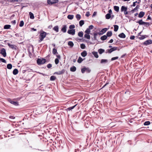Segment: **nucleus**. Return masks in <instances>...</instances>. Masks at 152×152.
Instances as JSON below:
<instances>
[{
	"mask_svg": "<svg viewBox=\"0 0 152 152\" xmlns=\"http://www.w3.org/2000/svg\"><path fill=\"white\" fill-rule=\"evenodd\" d=\"M47 33L44 31H41L40 33L39 39V42H41L45 37L46 36Z\"/></svg>",
	"mask_w": 152,
	"mask_h": 152,
	"instance_id": "1",
	"label": "nucleus"
},
{
	"mask_svg": "<svg viewBox=\"0 0 152 152\" xmlns=\"http://www.w3.org/2000/svg\"><path fill=\"white\" fill-rule=\"evenodd\" d=\"M7 101L9 102L15 106H18L19 105V104L18 102L17 101H14L12 100L11 99H7Z\"/></svg>",
	"mask_w": 152,
	"mask_h": 152,
	"instance_id": "2",
	"label": "nucleus"
},
{
	"mask_svg": "<svg viewBox=\"0 0 152 152\" xmlns=\"http://www.w3.org/2000/svg\"><path fill=\"white\" fill-rule=\"evenodd\" d=\"M151 44H152V40L151 39H149L145 41L144 42L142 43V45L147 46Z\"/></svg>",
	"mask_w": 152,
	"mask_h": 152,
	"instance_id": "3",
	"label": "nucleus"
},
{
	"mask_svg": "<svg viewBox=\"0 0 152 152\" xmlns=\"http://www.w3.org/2000/svg\"><path fill=\"white\" fill-rule=\"evenodd\" d=\"M46 61V59L45 58H39V65L43 64Z\"/></svg>",
	"mask_w": 152,
	"mask_h": 152,
	"instance_id": "4",
	"label": "nucleus"
},
{
	"mask_svg": "<svg viewBox=\"0 0 152 152\" xmlns=\"http://www.w3.org/2000/svg\"><path fill=\"white\" fill-rule=\"evenodd\" d=\"M9 47L14 50H16L18 49V47L15 45L10 44L9 43H7Z\"/></svg>",
	"mask_w": 152,
	"mask_h": 152,
	"instance_id": "5",
	"label": "nucleus"
},
{
	"mask_svg": "<svg viewBox=\"0 0 152 152\" xmlns=\"http://www.w3.org/2000/svg\"><path fill=\"white\" fill-rule=\"evenodd\" d=\"M0 53L4 57H5L6 56V50L4 48H3L1 50Z\"/></svg>",
	"mask_w": 152,
	"mask_h": 152,
	"instance_id": "6",
	"label": "nucleus"
},
{
	"mask_svg": "<svg viewBox=\"0 0 152 152\" xmlns=\"http://www.w3.org/2000/svg\"><path fill=\"white\" fill-rule=\"evenodd\" d=\"M67 33L69 34H71L72 35H74L75 34V29H72L71 30H69L67 31Z\"/></svg>",
	"mask_w": 152,
	"mask_h": 152,
	"instance_id": "7",
	"label": "nucleus"
},
{
	"mask_svg": "<svg viewBox=\"0 0 152 152\" xmlns=\"http://www.w3.org/2000/svg\"><path fill=\"white\" fill-rule=\"evenodd\" d=\"M58 2V0H48V3L49 4H53Z\"/></svg>",
	"mask_w": 152,
	"mask_h": 152,
	"instance_id": "8",
	"label": "nucleus"
},
{
	"mask_svg": "<svg viewBox=\"0 0 152 152\" xmlns=\"http://www.w3.org/2000/svg\"><path fill=\"white\" fill-rule=\"evenodd\" d=\"M65 72V70L63 69L62 70L56 72L54 73V74H56L58 75H60L64 74Z\"/></svg>",
	"mask_w": 152,
	"mask_h": 152,
	"instance_id": "9",
	"label": "nucleus"
},
{
	"mask_svg": "<svg viewBox=\"0 0 152 152\" xmlns=\"http://www.w3.org/2000/svg\"><path fill=\"white\" fill-rule=\"evenodd\" d=\"M117 47H114L110 49H108L107 50H108V52L109 53H111L113 51L117 50Z\"/></svg>",
	"mask_w": 152,
	"mask_h": 152,
	"instance_id": "10",
	"label": "nucleus"
},
{
	"mask_svg": "<svg viewBox=\"0 0 152 152\" xmlns=\"http://www.w3.org/2000/svg\"><path fill=\"white\" fill-rule=\"evenodd\" d=\"M67 26L66 25H63L61 29V31L64 33H65L66 31Z\"/></svg>",
	"mask_w": 152,
	"mask_h": 152,
	"instance_id": "11",
	"label": "nucleus"
},
{
	"mask_svg": "<svg viewBox=\"0 0 152 152\" xmlns=\"http://www.w3.org/2000/svg\"><path fill=\"white\" fill-rule=\"evenodd\" d=\"M145 15V12L142 11L140 12L139 14L138 17L140 18H141L143 17Z\"/></svg>",
	"mask_w": 152,
	"mask_h": 152,
	"instance_id": "12",
	"label": "nucleus"
},
{
	"mask_svg": "<svg viewBox=\"0 0 152 152\" xmlns=\"http://www.w3.org/2000/svg\"><path fill=\"white\" fill-rule=\"evenodd\" d=\"M118 36L121 38H124L126 37V35L123 33H122L118 35Z\"/></svg>",
	"mask_w": 152,
	"mask_h": 152,
	"instance_id": "13",
	"label": "nucleus"
},
{
	"mask_svg": "<svg viewBox=\"0 0 152 152\" xmlns=\"http://www.w3.org/2000/svg\"><path fill=\"white\" fill-rule=\"evenodd\" d=\"M87 55V52L85 50L83 51V52H82L81 53V55L82 56H83V57H85Z\"/></svg>",
	"mask_w": 152,
	"mask_h": 152,
	"instance_id": "14",
	"label": "nucleus"
},
{
	"mask_svg": "<svg viewBox=\"0 0 152 152\" xmlns=\"http://www.w3.org/2000/svg\"><path fill=\"white\" fill-rule=\"evenodd\" d=\"M76 68L75 66H73L70 68V70L72 72H74L76 71Z\"/></svg>",
	"mask_w": 152,
	"mask_h": 152,
	"instance_id": "15",
	"label": "nucleus"
},
{
	"mask_svg": "<svg viewBox=\"0 0 152 152\" xmlns=\"http://www.w3.org/2000/svg\"><path fill=\"white\" fill-rule=\"evenodd\" d=\"M11 27V25H6L4 26V28L5 29H10Z\"/></svg>",
	"mask_w": 152,
	"mask_h": 152,
	"instance_id": "16",
	"label": "nucleus"
},
{
	"mask_svg": "<svg viewBox=\"0 0 152 152\" xmlns=\"http://www.w3.org/2000/svg\"><path fill=\"white\" fill-rule=\"evenodd\" d=\"M127 7H125L124 6H123L121 7V12L126 11L127 10Z\"/></svg>",
	"mask_w": 152,
	"mask_h": 152,
	"instance_id": "17",
	"label": "nucleus"
},
{
	"mask_svg": "<svg viewBox=\"0 0 152 152\" xmlns=\"http://www.w3.org/2000/svg\"><path fill=\"white\" fill-rule=\"evenodd\" d=\"M112 33L111 31H108L106 34V36H107V37H110L112 35Z\"/></svg>",
	"mask_w": 152,
	"mask_h": 152,
	"instance_id": "18",
	"label": "nucleus"
},
{
	"mask_svg": "<svg viewBox=\"0 0 152 152\" xmlns=\"http://www.w3.org/2000/svg\"><path fill=\"white\" fill-rule=\"evenodd\" d=\"M92 53L93 54L94 56V57L95 58H98L99 56H98V54L97 52L94 51V52H93Z\"/></svg>",
	"mask_w": 152,
	"mask_h": 152,
	"instance_id": "19",
	"label": "nucleus"
},
{
	"mask_svg": "<svg viewBox=\"0 0 152 152\" xmlns=\"http://www.w3.org/2000/svg\"><path fill=\"white\" fill-rule=\"evenodd\" d=\"M108 62V60L107 59H102L101 60L100 63L101 64H105Z\"/></svg>",
	"mask_w": 152,
	"mask_h": 152,
	"instance_id": "20",
	"label": "nucleus"
},
{
	"mask_svg": "<svg viewBox=\"0 0 152 152\" xmlns=\"http://www.w3.org/2000/svg\"><path fill=\"white\" fill-rule=\"evenodd\" d=\"M119 7L116 6H114V9L115 11H116V12H119Z\"/></svg>",
	"mask_w": 152,
	"mask_h": 152,
	"instance_id": "21",
	"label": "nucleus"
},
{
	"mask_svg": "<svg viewBox=\"0 0 152 152\" xmlns=\"http://www.w3.org/2000/svg\"><path fill=\"white\" fill-rule=\"evenodd\" d=\"M18 70L17 69H15L13 71V74L14 75H16L18 73Z\"/></svg>",
	"mask_w": 152,
	"mask_h": 152,
	"instance_id": "22",
	"label": "nucleus"
},
{
	"mask_svg": "<svg viewBox=\"0 0 152 152\" xmlns=\"http://www.w3.org/2000/svg\"><path fill=\"white\" fill-rule=\"evenodd\" d=\"M107 36H106V35H104L103 36H102L100 38V39L104 41L106 40L107 39Z\"/></svg>",
	"mask_w": 152,
	"mask_h": 152,
	"instance_id": "23",
	"label": "nucleus"
},
{
	"mask_svg": "<svg viewBox=\"0 0 152 152\" xmlns=\"http://www.w3.org/2000/svg\"><path fill=\"white\" fill-rule=\"evenodd\" d=\"M68 45L72 48L74 44L72 42L69 41L68 42Z\"/></svg>",
	"mask_w": 152,
	"mask_h": 152,
	"instance_id": "24",
	"label": "nucleus"
},
{
	"mask_svg": "<svg viewBox=\"0 0 152 152\" xmlns=\"http://www.w3.org/2000/svg\"><path fill=\"white\" fill-rule=\"evenodd\" d=\"M111 17V14L107 13L105 15V18L106 19H109Z\"/></svg>",
	"mask_w": 152,
	"mask_h": 152,
	"instance_id": "25",
	"label": "nucleus"
},
{
	"mask_svg": "<svg viewBox=\"0 0 152 152\" xmlns=\"http://www.w3.org/2000/svg\"><path fill=\"white\" fill-rule=\"evenodd\" d=\"M58 27L57 26H55L53 28V30L56 32H58Z\"/></svg>",
	"mask_w": 152,
	"mask_h": 152,
	"instance_id": "26",
	"label": "nucleus"
},
{
	"mask_svg": "<svg viewBox=\"0 0 152 152\" xmlns=\"http://www.w3.org/2000/svg\"><path fill=\"white\" fill-rule=\"evenodd\" d=\"M74 16L73 15H68L67 16V18L68 19L70 20H72L74 18Z\"/></svg>",
	"mask_w": 152,
	"mask_h": 152,
	"instance_id": "27",
	"label": "nucleus"
},
{
	"mask_svg": "<svg viewBox=\"0 0 152 152\" xmlns=\"http://www.w3.org/2000/svg\"><path fill=\"white\" fill-rule=\"evenodd\" d=\"M76 17L77 20H79L81 18V15L79 14H77L76 15Z\"/></svg>",
	"mask_w": 152,
	"mask_h": 152,
	"instance_id": "28",
	"label": "nucleus"
},
{
	"mask_svg": "<svg viewBox=\"0 0 152 152\" xmlns=\"http://www.w3.org/2000/svg\"><path fill=\"white\" fill-rule=\"evenodd\" d=\"M104 50L101 48L99 49L98 50V52L100 54H102V53L104 52Z\"/></svg>",
	"mask_w": 152,
	"mask_h": 152,
	"instance_id": "29",
	"label": "nucleus"
},
{
	"mask_svg": "<svg viewBox=\"0 0 152 152\" xmlns=\"http://www.w3.org/2000/svg\"><path fill=\"white\" fill-rule=\"evenodd\" d=\"M29 15H30V18L31 19H33L34 18V14L31 12H29Z\"/></svg>",
	"mask_w": 152,
	"mask_h": 152,
	"instance_id": "30",
	"label": "nucleus"
},
{
	"mask_svg": "<svg viewBox=\"0 0 152 152\" xmlns=\"http://www.w3.org/2000/svg\"><path fill=\"white\" fill-rule=\"evenodd\" d=\"M114 31H117L118 29V26L117 25H114Z\"/></svg>",
	"mask_w": 152,
	"mask_h": 152,
	"instance_id": "31",
	"label": "nucleus"
},
{
	"mask_svg": "<svg viewBox=\"0 0 152 152\" xmlns=\"http://www.w3.org/2000/svg\"><path fill=\"white\" fill-rule=\"evenodd\" d=\"M140 25L144 24L145 22H143L142 20H139L137 22Z\"/></svg>",
	"mask_w": 152,
	"mask_h": 152,
	"instance_id": "32",
	"label": "nucleus"
},
{
	"mask_svg": "<svg viewBox=\"0 0 152 152\" xmlns=\"http://www.w3.org/2000/svg\"><path fill=\"white\" fill-rule=\"evenodd\" d=\"M84 37L88 39H90V35L88 34H85L84 35Z\"/></svg>",
	"mask_w": 152,
	"mask_h": 152,
	"instance_id": "33",
	"label": "nucleus"
},
{
	"mask_svg": "<svg viewBox=\"0 0 152 152\" xmlns=\"http://www.w3.org/2000/svg\"><path fill=\"white\" fill-rule=\"evenodd\" d=\"M56 79V77L54 76H52L50 77V80L51 81L55 80Z\"/></svg>",
	"mask_w": 152,
	"mask_h": 152,
	"instance_id": "34",
	"label": "nucleus"
},
{
	"mask_svg": "<svg viewBox=\"0 0 152 152\" xmlns=\"http://www.w3.org/2000/svg\"><path fill=\"white\" fill-rule=\"evenodd\" d=\"M139 7V5H137L136 7L133 10H131V12L133 13L134 12L135 10H137L138 8Z\"/></svg>",
	"mask_w": 152,
	"mask_h": 152,
	"instance_id": "35",
	"label": "nucleus"
},
{
	"mask_svg": "<svg viewBox=\"0 0 152 152\" xmlns=\"http://www.w3.org/2000/svg\"><path fill=\"white\" fill-rule=\"evenodd\" d=\"M12 67V65L10 64H8L7 65V68L8 69H11Z\"/></svg>",
	"mask_w": 152,
	"mask_h": 152,
	"instance_id": "36",
	"label": "nucleus"
},
{
	"mask_svg": "<svg viewBox=\"0 0 152 152\" xmlns=\"http://www.w3.org/2000/svg\"><path fill=\"white\" fill-rule=\"evenodd\" d=\"M78 36L80 37H82L83 36V31H80L78 33Z\"/></svg>",
	"mask_w": 152,
	"mask_h": 152,
	"instance_id": "37",
	"label": "nucleus"
},
{
	"mask_svg": "<svg viewBox=\"0 0 152 152\" xmlns=\"http://www.w3.org/2000/svg\"><path fill=\"white\" fill-rule=\"evenodd\" d=\"M107 29L106 28H103L101 30V32H102V34H103L105 33L107 31Z\"/></svg>",
	"mask_w": 152,
	"mask_h": 152,
	"instance_id": "38",
	"label": "nucleus"
},
{
	"mask_svg": "<svg viewBox=\"0 0 152 152\" xmlns=\"http://www.w3.org/2000/svg\"><path fill=\"white\" fill-rule=\"evenodd\" d=\"M84 23L83 20H81L79 22V25L81 27Z\"/></svg>",
	"mask_w": 152,
	"mask_h": 152,
	"instance_id": "39",
	"label": "nucleus"
},
{
	"mask_svg": "<svg viewBox=\"0 0 152 152\" xmlns=\"http://www.w3.org/2000/svg\"><path fill=\"white\" fill-rule=\"evenodd\" d=\"M83 61V59L80 57H79L77 60V62L78 63H80Z\"/></svg>",
	"mask_w": 152,
	"mask_h": 152,
	"instance_id": "40",
	"label": "nucleus"
},
{
	"mask_svg": "<svg viewBox=\"0 0 152 152\" xmlns=\"http://www.w3.org/2000/svg\"><path fill=\"white\" fill-rule=\"evenodd\" d=\"M53 53L54 55H56V54H58L57 52V50L55 48H53Z\"/></svg>",
	"mask_w": 152,
	"mask_h": 152,
	"instance_id": "41",
	"label": "nucleus"
},
{
	"mask_svg": "<svg viewBox=\"0 0 152 152\" xmlns=\"http://www.w3.org/2000/svg\"><path fill=\"white\" fill-rule=\"evenodd\" d=\"M86 67H84L81 69V71L82 73H84L86 72Z\"/></svg>",
	"mask_w": 152,
	"mask_h": 152,
	"instance_id": "42",
	"label": "nucleus"
},
{
	"mask_svg": "<svg viewBox=\"0 0 152 152\" xmlns=\"http://www.w3.org/2000/svg\"><path fill=\"white\" fill-rule=\"evenodd\" d=\"M24 24V22L23 20H21L20 21V23L19 24V26L20 27H22L23 26Z\"/></svg>",
	"mask_w": 152,
	"mask_h": 152,
	"instance_id": "43",
	"label": "nucleus"
},
{
	"mask_svg": "<svg viewBox=\"0 0 152 152\" xmlns=\"http://www.w3.org/2000/svg\"><path fill=\"white\" fill-rule=\"evenodd\" d=\"M150 124V122L149 121H145L144 124L145 126H147L149 125Z\"/></svg>",
	"mask_w": 152,
	"mask_h": 152,
	"instance_id": "44",
	"label": "nucleus"
},
{
	"mask_svg": "<svg viewBox=\"0 0 152 152\" xmlns=\"http://www.w3.org/2000/svg\"><path fill=\"white\" fill-rule=\"evenodd\" d=\"M76 105H75L74 106L69 107L67 108V110H72L76 106Z\"/></svg>",
	"mask_w": 152,
	"mask_h": 152,
	"instance_id": "45",
	"label": "nucleus"
},
{
	"mask_svg": "<svg viewBox=\"0 0 152 152\" xmlns=\"http://www.w3.org/2000/svg\"><path fill=\"white\" fill-rule=\"evenodd\" d=\"M80 48L82 49H84L86 48L85 45L84 44H82L80 45Z\"/></svg>",
	"mask_w": 152,
	"mask_h": 152,
	"instance_id": "46",
	"label": "nucleus"
},
{
	"mask_svg": "<svg viewBox=\"0 0 152 152\" xmlns=\"http://www.w3.org/2000/svg\"><path fill=\"white\" fill-rule=\"evenodd\" d=\"M85 32L86 33V34H89L90 33V31L89 29L87 28L85 31Z\"/></svg>",
	"mask_w": 152,
	"mask_h": 152,
	"instance_id": "47",
	"label": "nucleus"
},
{
	"mask_svg": "<svg viewBox=\"0 0 152 152\" xmlns=\"http://www.w3.org/2000/svg\"><path fill=\"white\" fill-rule=\"evenodd\" d=\"M55 62L56 64H57L59 62L58 59V58H56L55 60Z\"/></svg>",
	"mask_w": 152,
	"mask_h": 152,
	"instance_id": "48",
	"label": "nucleus"
},
{
	"mask_svg": "<svg viewBox=\"0 0 152 152\" xmlns=\"http://www.w3.org/2000/svg\"><path fill=\"white\" fill-rule=\"evenodd\" d=\"M74 28H75V26L74 25H71L69 26V28L71 29H73Z\"/></svg>",
	"mask_w": 152,
	"mask_h": 152,
	"instance_id": "49",
	"label": "nucleus"
},
{
	"mask_svg": "<svg viewBox=\"0 0 152 152\" xmlns=\"http://www.w3.org/2000/svg\"><path fill=\"white\" fill-rule=\"evenodd\" d=\"M0 61H1L2 62L4 63H6V60L4 58H1L0 57Z\"/></svg>",
	"mask_w": 152,
	"mask_h": 152,
	"instance_id": "50",
	"label": "nucleus"
},
{
	"mask_svg": "<svg viewBox=\"0 0 152 152\" xmlns=\"http://www.w3.org/2000/svg\"><path fill=\"white\" fill-rule=\"evenodd\" d=\"M118 58V57L116 56L115 57H114L113 58H112L111 59V61H113L117 59Z\"/></svg>",
	"mask_w": 152,
	"mask_h": 152,
	"instance_id": "51",
	"label": "nucleus"
},
{
	"mask_svg": "<svg viewBox=\"0 0 152 152\" xmlns=\"http://www.w3.org/2000/svg\"><path fill=\"white\" fill-rule=\"evenodd\" d=\"M94 28V26H93L91 25L89 26L88 28L90 30Z\"/></svg>",
	"mask_w": 152,
	"mask_h": 152,
	"instance_id": "52",
	"label": "nucleus"
},
{
	"mask_svg": "<svg viewBox=\"0 0 152 152\" xmlns=\"http://www.w3.org/2000/svg\"><path fill=\"white\" fill-rule=\"evenodd\" d=\"M47 66L48 68H50L52 67V65L50 64H49L47 65Z\"/></svg>",
	"mask_w": 152,
	"mask_h": 152,
	"instance_id": "53",
	"label": "nucleus"
},
{
	"mask_svg": "<svg viewBox=\"0 0 152 152\" xmlns=\"http://www.w3.org/2000/svg\"><path fill=\"white\" fill-rule=\"evenodd\" d=\"M86 72L87 73H89L91 72V70L89 68H86Z\"/></svg>",
	"mask_w": 152,
	"mask_h": 152,
	"instance_id": "54",
	"label": "nucleus"
},
{
	"mask_svg": "<svg viewBox=\"0 0 152 152\" xmlns=\"http://www.w3.org/2000/svg\"><path fill=\"white\" fill-rule=\"evenodd\" d=\"M145 38V35H142L141 37L139 38L140 39L142 40L144 39Z\"/></svg>",
	"mask_w": 152,
	"mask_h": 152,
	"instance_id": "55",
	"label": "nucleus"
},
{
	"mask_svg": "<svg viewBox=\"0 0 152 152\" xmlns=\"http://www.w3.org/2000/svg\"><path fill=\"white\" fill-rule=\"evenodd\" d=\"M90 15V13L89 12H87L86 14V16L87 17H88Z\"/></svg>",
	"mask_w": 152,
	"mask_h": 152,
	"instance_id": "56",
	"label": "nucleus"
},
{
	"mask_svg": "<svg viewBox=\"0 0 152 152\" xmlns=\"http://www.w3.org/2000/svg\"><path fill=\"white\" fill-rule=\"evenodd\" d=\"M9 118L10 119H14L15 118V117L14 116L10 115L9 116Z\"/></svg>",
	"mask_w": 152,
	"mask_h": 152,
	"instance_id": "57",
	"label": "nucleus"
},
{
	"mask_svg": "<svg viewBox=\"0 0 152 152\" xmlns=\"http://www.w3.org/2000/svg\"><path fill=\"white\" fill-rule=\"evenodd\" d=\"M134 38L135 36L133 35L132 36L130 37V39H134Z\"/></svg>",
	"mask_w": 152,
	"mask_h": 152,
	"instance_id": "58",
	"label": "nucleus"
},
{
	"mask_svg": "<svg viewBox=\"0 0 152 152\" xmlns=\"http://www.w3.org/2000/svg\"><path fill=\"white\" fill-rule=\"evenodd\" d=\"M146 24V26L147 27L149 25V23L148 22H145V24Z\"/></svg>",
	"mask_w": 152,
	"mask_h": 152,
	"instance_id": "59",
	"label": "nucleus"
},
{
	"mask_svg": "<svg viewBox=\"0 0 152 152\" xmlns=\"http://www.w3.org/2000/svg\"><path fill=\"white\" fill-rule=\"evenodd\" d=\"M31 31H37V29H35L34 28H31Z\"/></svg>",
	"mask_w": 152,
	"mask_h": 152,
	"instance_id": "60",
	"label": "nucleus"
},
{
	"mask_svg": "<svg viewBox=\"0 0 152 152\" xmlns=\"http://www.w3.org/2000/svg\"><path fill=\"white\" fill-rule=\"evenodd\" d=\"M12 23L14 25H15L16 24V22L15 20H14L12 21Z\"/></svg>",
	"mask_w": 152,
	"mask_h": 152,
	"instance_id": "61",
	"label": "nucleus"
},
{
	"mask_svg": "<svg viewBox=\"0 0 152 152\" xmlns=\"http://www.w3.org/2000/svg\"><path fill=\"white\" fill-rule=\"evenodd\" d=\"M113 39H111L108 42V43H112L113 42Z\"/></svg>",
	"mask_w": 152,
	"mask_h": 152,
	"instance_id": "62",
	"label": "nucleus"
},
{
	"mask_svg": "<svg viewBox=\"0 0 152 152\" xmlns=\"http://www.w3.org/2000/svg\"><path fill=\"white\" fill-rule=\"evenodd\" d=\"M124 13L125 15H127L128 14V12L126 11H124Z\"/></svg>",
	"mask_w": 152,
	"mask_h": 152,
	"instance_id": "63",
	"label": "nucleus"
},
{
	"mask_svg": "<svg viewBox=\"0 0 152 152\" xmlns=\"http://www.w3.org/2000/svg\"><path fill=\"white\" fill-rule=\"evenodd\" d=\"M56 56L58 58L60 59V58H61V56L60 55H56Z\"/></svg>",
	"mask_w": 152,
	"mask_h": 152,
	"instance_id": "64",
	"label": "nucleus"
}]
</instances>
